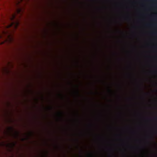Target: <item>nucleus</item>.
I'll list each match as a JSON object with an SVG mask.
<instances>
[{"instance_id": "3", "label": "nucleus", "mask_w": 157, "mask_h": 157, "mask_svg": "<svg viewBox=\"0 0 157 157\" xmlns=\"http://www.w3.org/2000/svg\"><path fill=\"white\" fill-rule=\"evenodd\" d=\"M16 135L17 136H18V132H16Z\"/></svg>"}, {"instance_id": "8", "label": "nucleus", "mask_w": 157, "mask_h": 157, "mask_svg": "<svg viewBox=\"0 0 157 157\" xmlns=\"http://www.w3.org/2000/svg\"><path fill=\"white\" fill-rule=\"evenodd\" d=\"M52 108H50V109H52Z\"/></svg>"}, {"instance_id": "6", "label": "nucleus", "mask_w": 157, "mask_h": 157, "mask_svg": "<svg viewBox=\"0 0 157 157\" xmlns=\"http://www.w3.org/2000/svg\"><path fill=\"white\" fill-rule=\"evenodd\" d=\"M24 140V139H22V140L23 141Z\"/></svg>"}, {"instance_id": "1", "label": "nucleus", "mask_w": 157, "mask_h": 157, "mask_svg": "<svg viewBox=\"0 0 157 157\" xmlns=\"http://www.w3.org/2000/svg\"><path fill=\"white\" fill-rule=\"evenodd\" d=\"M15 18V16L14 15H12V17L11 18L12 20H13Z\"/></svg>"}, {"instance_id": "4", "label": "nucleus", "mask_w": 157, "mask_h": 157, "mask_svg": "<svg viewBox=\"0 0 157 157\" xmlns=\"http://www.w3.org/2000/svg\"><path fill=\"white\" fill-rule=\"evenodd\" d=\"M10 129H11V130H13V128H12V127H10Z\"/></svg>"}, {"instance_id": "9", "label": "nucleus", "mask_w": 157, "mask_h": 157, "mask_svg": "<svg viewBox=\"0 0 157 157\" xmlns=\"http://www.w3.org/2000/svg\"><path fill=\"white\" fill-rule=\"evenodd\" d=\"M14 145V144H13V145Z\"/></svg>"}, {"instance_id": "7", "label": "nucleus", "mask_w": 157, "mask_h": 157, "mask_svg": "<svg viewBox=\"0 0 157 157\" xmlns=\"http://www.w3.org/2000/svg\"><path fill=\"white\" fill-rule=\"evenodd\" d=\"M12 24H11V25H10L9 26H11Z\"/></svg>"}, {"instance_id": "5", "label": "nucleus", "mask_w": 157, "mask_h": 157, "mask_svg": "<svg viewBox=\"0 0 157 157\" xmlns=\"http://www.w3.org/2000/svg\"><path fill=\"white\" fill-rule=\"evenodd\" d=\"M77 94H78V91H77Z\"/></svg>"}, {"instance_id": "2", "label": "nucleus", "mask_w": 157, "mask_h": 157, "mask_svg": "<svg viewBox=\"0 0 157 157\" xmlns=\"http://www.w3.org/2000/svg\"><path fill=\"white\" fill-rule=\"evenodd\" d=\"M59 115L61 117V115H62V113H61V112L59 113Z\"/></svg>"}]
</instances>
